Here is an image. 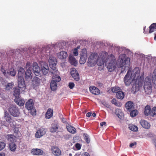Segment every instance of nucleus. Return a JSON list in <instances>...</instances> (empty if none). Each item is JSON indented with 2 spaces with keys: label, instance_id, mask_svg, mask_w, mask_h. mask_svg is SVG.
Here are the masks:
<instances>
[{
  "label": "nucleus",
  "instance_id": "obj_1",
  "mask_svg": "<svg viewBox=\"0 0 156 156\" xmlns=\"http://www.w3.org/2000/svg\"><path fill=\"white\" fill-rule=\"evenodd\" d=\"M140 73L139 68L136 67L132 72L129 70L124 78L126 86H129L130 84L133 85L132 92L133 94H135L139 90L142 85Z\"/></svg>",
  "mask_w": 156,
  "mask_h": 156
},
{
  "label": "nucleus",
  "instance_id": "obj_2",
  "mask_svg": "<svg viewBox=\"0 0 156 156\" xmlns=\"http://www.w3.org/2000/svg\"><path fill=\"white\" fill-rule=\"evenodd\" d=\"M108 53L106 51H102L98 56L97 53H93L91 54L88 60V65L90 67L94 66L97 64L98 66H101L104 64L103 59L106 58Z\"/></svg>",
  "mask_w": 156,
  "mask_h": 156
},
{
  "label": "nucleus",
  "instance_id": "obj_3",
  "mask_svg": "<svg viewBox=\"0 0 156 156\" xmlns=\"http://www.w3.org/2000/svg\"><path fill=\"white\" fill-rule=\"evenodd\" d=\"M130 59L129 58H126L124 54L120 55L118 60V66L119 67L122 68L121 69L122 73H123L125 69H128L130 64Z\"/></svg>",
  "mask_w": 156,
  "mask_h": 156
},
{
  "label": "nucleus",
  "instance_id": "obj_4",
  "mask_svg": "<svg viewBox=\"0 0 156 156\" xmlns=\"http://www.w3.org/2000/svg\"><path fill=\"white\" fill-rule=\"evenodd\" d=\"M105 58L103 59L104 63H105L109 71H112L115 69L117 64L115 57L113 55L110 54L108 55L105 59Z\"/></svg>",
  "mask_w": 156,
  "mask_h": 156
},
{
  "label": "nucleus",
  "instance_id": "obj_5",
  "mask_svg": "<svg viewBox=\"0 0 156 156\" xmlns=\"http://www.w3.org/2000/svg\"><path fill=\"white\" fill-rule=\"evenodd\" d=\"M51 74L53 80L51 82L50 87L52 90L55 91L57 89V82H59L61 79L59 75V73Z\"/></svg>",
  "mask_w": 156,
  "mask_h": 156
},
{
  "label": "nucleus",
  "instance_id": "obj_6",
  "mask_svg": "<svg viewBox=\"0 0 156 156\" xmlns=\"http://www.w3.org/2000/svg\"><path fill=\"white\" fill-rule=\"evenodd\" d=\"M48 61L49 63L50 66L51 68L50 72L51 74L58 73L59 72L56 68L57 62L56 58L53 56H51L49 58Z\"/></svg>",
  "mask_w": 156,
  "mask_h": 156
},
{
  "label": "nucleus",
  "instance_id": "obj_7",
  "mask_svg": "<svg viewBox=\"0 0 156 156\" xmlns=\"http://www.w3.org/2000/svg\"><path fill=\"white\" fill-rule=\"evenodd\" d=\"M144 85V89L146 93L148 94H151L152 91V86L151 80L148 77L146 78Z\"/></svg>",
  "mask_w": 156,
  "mask_h": 156
},
{
  "label": "nucleus",
  "instance_id": "obj_8",
  "mask_svg": "<svg viewBox=\"0 0 156 156\" xmlns=\"http://www.w3.org/2000/svg\"><path fill=\"white\" fill-rule=\"evenodd\" d=\"M51 46L50 45H44L42 46L41 48H40L39 50V53H42L44 55L48 56L51 55L50 53H51L50 50V48Z\"/></svg>",
  "mask_w": 156,
  "mask_h": 156
},
{
  "label": "nucleus",
  "instance_id": "obj_9",
  "mask_svg": "<svg viewBox=\"0 0 156 156\" xmlns=\"http://www.w3.org/2000/svg\"><path fill=\"white\" fill-rule=\"evenodd\" d=\"M10 114L14 117H18L20 114V112L18 108L15 105H11L9 108Z\"/></svg>",
  "mask_w": 156,
  "mask_h": 156
},
{
  "label": "nucleus",
  "instance_id": "obj_10",
  "mask_svg": "<svg viewBox=\"0 0 156 156\" xmlns=\"http://www.w3.org/2000/svg\"><path fill=\"white\" fill-rule=\"evenodd\" d=\"M25 68L27 70L25 73V78L28 80H31L32 77V76L30 63V62H27Z\"/></svg>",
  "mask_w": 156,
  "mask_h": 156
},
{
  "label": "nucleus",
  "instance_id": "obj_11",
  "mask_svg": "<svg viewBox=\"0 0 156 156\" xmlns=\"http://www.w3.org/2000/svg\"><path fill=\"white\" fill-rule=\"evenodd\" d=\"M87 58V50L84 48L82 49L80 54V62L81 64H83L86 62Z\"/></svg>",
  "mask_w": 156,
  "mask_h": 156
},
{
  "label": "nucleus",
  "instance_id": "obj_12",
  "mask_svg": "<svg viewBox=\"0 0 156 156\" xmlns=\"http://www.w3.org/2000/svg\"><path fill=\"white\" fill-rule=\"evenodd\" d=\"M40 64L41 66V71L44 75H46L49 71V68L48 65L46 62H40Z\"/></svg>",
  "mask_w": 156,
  "mask_h": 156
},
{
  "label": "nucleus",
  "instance_id": "obj_13",
  "mask_svg": "<svg viewBox=\"0 0 156 156\" xmlns=\"http://www.w3.org/2000/svg\"><path fill=\"white\" fill-rule=\"evenodd\" d=\"M18 87L23 90L26 89V85L23 77H20L18 79Z\"/></svg>",
  "mask_w": 156,
  "mask_h": 156
},
{
  "label": "nucleus",
  "instance_id": "obj_14",
  "mask_svg": "<svg viewBox=\"0 0 156 156\" xmlns=\"http://www.w3.org/2000/svg\"><path fill=\"white\" fill-rule=\"evenodd\" d=\"M33 71L35 75L39 76L40 75V69L36 62H34L33 64Z\"/></svg>",
  "mask_w": 156,
  "mask_h": 156
},
{
  "label": "nucleus",
  "instance_id": "obj_15",
  "mask_svg": "<svg viewBox=\"0 0 156 156\" xmlns=\"http://www.w3.org/2000/svg\"><path fill=\"white\" fill-rule=\"evenodd\" d=\"M71 74L74 79L76 81H78L80 79L79 76L77 71L74 68L71 69Z\"/></svg>",
  "mask_w": 156,
  "mask_h": 156
},
{
  "label": "nucleus",
  "instance_id": "obj_16",
  "mask_svg": "<svg viewBox=\"0 0 156 156\" xmlns=\"http://www.w3.org/2000/svg\"><path fill=\"white\" fill-rule=\"evenodd\" d=\"M46 133L45 129L42 128L38 130L35 134L36 138H39L44 135Z\"/></svg>",
  "mask_w": 156,
  "mask_h": 156
},
{
  "label": "nucleus",
  "instance_id": "obj_17",
  "mask_svg": "<svg viewBox=\"0 0 156 156\" xmlns=\"http://www.w3.org/2000/svg\"><path fill=\"white\" fill-rule=\"evenodd\" d=\"M34 103L32 99H30L26 103V107L28 110L33 108Z\"/></svg>",
  "mask_w": 156,
  "mask_h": 156
},
{
  "label": "nucleus",
  "instance_id": "obj_18",
  "mask_svg": "<svg viewBox=\"0 0 156 156\" xmlns=\"http://www.w3.org/2000/svg\"><path fill=\"white\" fill-rule=\"evenodd\" d=\"M90 90L91 93L95 95L98 94L100 93L99 89L94 86H90Z\"/></svg>",
  "mask_w": 156,
  "mask_h": 156
},
{
  "label": "nucleus",
  "instance_id": "obj_19",
  "mask_svg": "<svg viewBox=\"0 0 156 156\" xmlns=\"http://www.w3.org/2000/svg\"><path fill=\"white\" fill-rule=\"evenodd\" d=\"M31 153L33 155H42L43 151L40 149H33L31 150Z\"/></svg>",
  "mask_w": 156,
  "mask_h": 156
},
{
  "label": "nucleus",
  "instance_id": "obj_20",
  "mask_svg": "<svg viewBox=\"0 0 156 156\" xmlns=\"http://www.w3.org/2000/svg\"><path fill=\"white\" fill-rule=\"evenodd\" d=\"M126 108L129 112L132 110L134 108L133 103L130 101L127 102L126 104Z\"/></svg>",
  "mask_w": 156,
  "mask_h": 156
},
{
  "label": "nucleus",
  "instance_id": "obj_21",
  "mask_svg": "<svg viewBox=\"0 0 156 156\" xmlns=\"http://www.w3.org/2000/svg\"><path fill=\"white\" fill-rule=\"evenodd\" d=\"M68 56L67 53L65 51H61L57 54V57L61 59H65Z\"/></svg>",
  "mask_w": 156,
  "mask_h": 156
},
{
  "label": "nucleus",
  "instance_id": "obj_22",
  "mask_svg": "<svg viewBox=\"0 0 156 156\" xmlns=\"http://www.w3.org/2000/svg\"><path fill=\"white\" fill-rule=\"evenodd\" d=\"M52 153L54 155L58 156L60 154L61 152L60 150L57 147H53L51 148Z\"/></svg>",
  "mask_w": 156,
  "mask_h": 156
},
{
  "label": "nucleus",
  "instance_id": "obj_23",
  "mask_svg": "<svg viewBox=\"0 0 156 156\" xmlns=\"http://www.w3.org/2000/svg\"><path fill=\"white\" fill-rule=\"evenodd\" d=\"M4 118L6 120V121L8 122L9 123L10 125H11V122L12 121V119L11 117L9 114L6 111H5L4 112Z\"/></svg>",
  "mask_w": 156,
  "mask_h": 156
},
{
  "label": "nucleus",
  "instance_id": "obj_24",
  "mask_svg": "<svg viewBox=\"0 0 156 156\" xmlns=\"http://www.w3.org/2000/svg\"><path fill=\"white\" fill-rule=\"evenodd\" d=\"M140 123L142 126L145 129H148L150 126V124L144 120H141Z\"/></svg>",
  "mask_w": 156,
  "mask_h": 156
},
{
  "label": "nucleus",
  "instance_id": "obj_25",
  "mask_svg": "<svg viewBox=\"0 0 156 156\" xmlns=\"http://www.w3.org/2000/svg\"><path fill=\"white\" fill-rule=\"evenodd\" d=\"M53 114V110L51 108H49L45 115V117L47 119H49L51 118Z\"/></svg>",
  "mask_w": 156,
  "mask_h": 156
},
{
  "label": "nucleus",
  "instance_id": "obj_26",
  "mask_svg": "<svg viewBox=\"0 0 156 156\" xmlns=\"http://www.w3.org/2000/svg\"><path fill=\"white\" fill-rule=\"evenodd\" d=\"M40 79L37 77H35L32 81V84L34 87H36L40 85Z\"/></svg>",
  "mask_w": 156,
  "mask_h": 156
},
{
  "label": "nucleus",
  "instance_id": "obj_27",
  "mask_svg": "<svg viewBox=\"0 0 156 156\" xmlns=\"http://www.w3.org/2000/svg\"><path fill=\"white\" fill-rule=\"evenodd\" d=\"M14 101L16 103L20 106H23L25 103L24 100L20 98L19 97L15 98Z\"/></svg>",
  "mask_w": 156,
  "mask_h": 156
},
{
  "label": "nucleus",
  "instance_id": "obj_28",
  "mask_svg": "<svg viewBox=\"0 0 156 156\" xmlns=\"http://www.w3.org/2000/svg\"><path fill=\"white\" fill-rule=\"evenodd\" d=\"M69 61L71 65L75 66H76L77 64V61L73 55H69Z\"/></svg>",
  "mask_w": 156,
  "mask_h": 156
},
{
  "label": "nucleus",
  "instance_id": "obj_29",
  "mask_svg": "<svg viewBox=\"0 0 156 156\" xmlns=\"http://www.w3.org/2000/svg\"><path fill=\"white\" fill-rule=\"evenodd\" d=\"M115 113L120 119H121L123 116V113L122 111L118 108H117L115 110Z\"/></svg>",
  "mask_w": 156,
  "mask_h": 156
},
{
  "label": "nucleus",
  "instance_id": "obj_30",
  "mask_svg": "<svg viewBox=\"0 0 156 156\" xmlns=\"http://www.w3.org/2000/svg\"><path fill=\"white\" fill-rule=\"evenodd\" d=\"M7 140L11 143H13L16 141V137L12 134L8 135L6 136Z\"/></svg>",
  "mask_w": 156,
  "mask_h": 156
},
{
  "label": "nucleus",
  "instance_id": "obj_31",
  "mask_svg": "<svg viewBox=\"0 0 156 156\" xmlns=\"http://www.w3.org/2000/svg\"><path fill=\"white\" fill-rule=\"evenodd\" d=\"M68 131L70 133L74 134L76 133V129L74 127L68 124L66 126Z\"/></svg>",
  "mask_w": 156,
  "mask_h": 156
},
{
  "label": "nucleus",
  "instance_id": "obj_32",
  "mask_svg": "<svg viewBox=\"0 0 156 156\" xmlns=\"http://www.w3.org/2000/svg\"><path fill=\"white\" fill-rule=\"evenodd\" d=\"M20 90L19 89L16 87L14 89L13 91V95L15 97V98L19 97L20 95Z\"/></svg>",
  "mask_w": 156,
  "mask_h": 156
},
{
  "label": "nucleus",
  "instance_id": "obj_33",
  "mask_svg": "<svg viewBox=\"0 0 156 156\" xmlns=\"http://www.w3.org/2000/svg\"><path fill=\"white\" fill-rule=\"evenodd\" d=\"M144 114L147 116L148 115L150 114H151V109L150 106L147 105L145 107Z\"/></svg>",
  "mask_w": 156,
  "mask_h": 156
},
{
  "label": "nucleus",
  "instance_id": "obj_34",
  "mask_svg": "<svg viewBox=\"0 0 156 156\" xmlns=\"http://www.w3.org/2000/svg\"><path fill=\"white\" fill-rule=\"evenodd\" d=\"M116 96L119 99H122L124 97V93L121 91H119L116 94Z\"/></svg>",
  "mask_w": 156,
  "mask_h": 156
},
{
  "label": "nucleus",
  "instance_id": "obj_35",
  "mask_svg": "<svg viewBox=\"0 0 156 156\" xmlns=\"http://www.w3.org/2000/svg\"><path fill=\"white\" fill-rule=\"evenodd\" d=\"M149 33H151L156 30V23H153L149 27Z\"/></svg>",
  "mask_w": 156,
  "mask_h": 156
},
{
  "label": "nucleus",
  "instance_id": "obj_36",
  "mask_svg": "<svg viewBox=\"0 0 156 156\" xmlns=\"http://www.w3.org/2000/svg\"><path fill=\"white\" fill-rule=\"evenodd\" d=\"M9 148L11 151H14L16 148V145L14 142L10 143L9 144Z\"/></svg>",
  "mask_w": 156,
  "mask_h": 156
},
{
  "label": "nucleus",
  "instance_id": "obj_37",
  "mask_svg": "<svg viewBox=\"0 0 156 156\" xmlns=\"http://www.w3.org/2000/svg\"><path fill=\"white\" fill-rule=\"evenodd\" d=\"M24 69L22 67L20 68L18 70V78H19L20 77H23V76L24 75Z\"/></svg>",
  "mask_w": 156,
  "mask_h": 156
},
{
  "label": "nucleus",
  "instance_id": "obj_38",
  "mask_svg": "<svg viewBox=\"0 0 156 156\" xmlns=\"http://www.w3.org/2000/svg\"><path fill=\"white\" fill-rule=\"evenodd\" d=\"M152 80L154 84H156V69H155L153 72Z\"/></svg>",
  "mask_w": 156,
  "mask_h": 156
},
{
  "label": "nucleus",
  "instance_id": "obj_39",
  "mask_svg": "<svg viewBox=\"0 0 156 156\" xmlns=\"http://www.w3.org/2000/svg\"><path fill=\"white\" fill-rule=\"evenodd\" d=\"M112 91L113 93L117 94V92L120 91L121 90L120 87H115L112 88Z\"/></svg>",
  "mask_w": 156,
  "mask_h": 156
},
{
  "label": "nucleus",
  "instance_id": "obj_40",
  "mask_svg": "<svg viewBox=\"0 0 156 156\" xmlns=\"http://www.w3.org/2000/svg\"><path fill=\"white\" fill-rule=\"evenodd\" d=\"M129 129L133 131H136L138 130V128L136 126L134 125H130L129 127Z\"/></svg>",
  "mask_w": 156,
  "mask_h": 156
},
{
  "label": "nucleus",
  "instance_id": "obj_41",
  "mask_svg": "<svg viewBox=\"0 0 156 156\" xmlns=\"http://www.w3.org/2000/svg\"><path fill=\"white\" fill-rule=\"evenodd\" d=\"M138 114V112L136 110H134L132 111L130 113V115L131 117L135 116Z\"/></svg>",
  "mask_w": 156,
  "mask_h": 156
},
{
  "label": "nucleus",
  "instance_id": "obj_42",
  "mask_svg": "<svg viewBox=\"0 0 156 156\" xmlns=\"http://www.w3.org/2000/svg\"><path fill=\"white\" fill-rule=\"evenodd\" d=\"M13 83L12 82L8 83L6 86L5 89L7 90H9L12 89L13 87Z\"/></svg>",
  "mask_w": 156,
  "mask_h": 156
},
{
  "label": "nucleus",
  "instance_id": "obj_43",
  "mask_svg": "<svg viewBox=\"0 0 156 156\" xmlns=\"http://www.w3.org/2000/svg\"><path fill=\"white\" fill-rule=\"evenodd\" d=\"M58 129V127L57 125H53L50 131L51 132H55L57 131Z\"/></svg>",
  "mask_w": 156,
  "mask_h": 156
},
{
  "label": "nucleus",
  "instance_id": "obj_44",
  "mask_svg": "<svg viewBox=\"0 0 156 156\" xmlns=\"http://www.w3.org/2000/svg\"><path fill=\"white\" fill-rule=\"evenodd\" d=\"M1 71L3 74L6 77H8L9 75V72H6L5 70L3 68V67L1 68Z\"/></svg>",
  "mask_w": 156,
  "mask_h": 156
},
{
  "label": "nucleus",
  "instance_id": "obj_45",
  "mask_svg": "<svg viewBox=\"0 0 156 156\" xmlns=\"http://www.w3.org/2000/svg\"><path fill=\"white\" fill-rule=\"evenodd\" d=\"M5 143L3 141H0V151L3 150L5 147Z\"/></svg>",
  "mask_w": 156,
  "mask_h": 156
},
{
  "label": "nucleus",
  "instance_id": "obj_46",
  "mask_svg": "<svg viewBox=\"0 0 156 156\" xmlns=\"http://www.w3.org/2000/svg\"><path fill=\"white\" fill-rule=\"evenodd\" d=\"M10 74L11 76H14L16 75V72L15 70L13 68H11L10 70L9 74Z\"/></svg>",
  "mask_w": 156,
  "mask_h": 156
},
{
  "label": "nucleus",
  "instance_id": "obj_47",
  "mask_svg": "<svg viewBox=\"0 0 156 156\" xmlns=\"http://www.w3.org/2000/svg\"><path fill=\"white\" fill-rule=\"evenodd\" d=\"M151 114L153 116L156 114V107H154L152 108L151 111Z\"/></svg>",
  "mask_w": 156,
  "mask_h": 156
},
{
  "label": "nucleus",
  "instance_id": "obj_48",
  "mask_svg": "<svg viewBox=\"0 0 156 156\" xmlns=\"http://www.w3.org/2000/svg\"><path fill=\"white\" fill-rule=\"evenodd\" d=\"M85 140L86 142L87 143H89L90 141V139L88 138V135L87 134H83Z\"/></svg>",
  "mask_w": 156,
  "mask_h": 156
},
{
  "label": "nucleus",
  "instance_id": "obj_49",
  "mask_svg": "<svg viewBox=\"0 0 156 156\" xmlns=\"http://www.w3.org/2000/svg\"><path fill=\"white\" fill-rule=\"evenodd\" d=\"M73 53L74 55L75 56H77L78 55V50H77V48H75L74 49Z\"/></svg>",
  "mask_w": 156,
  "mask_h": 156
},
{
  "label": "nucleus",
  "instance_id": "obj_50",
  "mask_svg": "<svg viewBox=\"0 0 156 156\" xmlns=\"http://www.w3.org/2000/svg\"><path fill=\"white\" fill-rule=\"evenodd\" d=\"M74 85L73 83L70 82L69 83V87L70 89H72L74 87Z\"/></svg>",
  "mask_w": 156,
  "mask_h": 156
},
{
  "label": "nucleus",
  "instance_id": "obj_51",
  "mask_svg": "<svg viewBox=\"0 0 156 156\" xmlns=\"http://www.w3.org/2000/svg\"><path fill=\"white\" fill-rule=\"evenodd\" d=\"M75 147L78 150H80L81 148V145L79 143L76 144H75Z\"/></svg>",
  "mask_w": 156,
  "mask_h": 156
},
{
  "label": "nucleus",
  "instance_id": "obj_52",
  "mask_svg": "<svg viewBox=\"0 0 156 156\" xmlns=\"http://www.w3.org/2000/svg\"><path fill=\"white\" fill-rule=\"evenodd\" d=\"M136 144V142H134L133 143H132L130 144L129 145V147H132V148H134L135 147Z\"/></svg>",
  "mask_w": 156,
  "mask_h": 156
},
{
  "label": "nucleus",
  "instance_id": "obj_53",
  "mask_svg": "<svg viewBox=\"0 0 156 156\" xmlns=\"http://www.w3.org/2000/svg\"><path fill=\"white\" fill-rule=\"evenodd\" d=\"M115 105L117 106L120 107L122 106V104L121 102L117 101Z\"/></svg>",
  "mask_w": 156,
  "mask_h": 156
},
{
  "label": "nucleus",
  "instance_id": "obj_54",
  "mask_svg": "<svg viewBox=\"0 0 156 156\" xmlns=\"http://www.w3.org/2000/svg\"><path fill=\"white\" fill-rule=\"evenodd\" d=\"M62 44H63L62 43H57L56 44V46L59 47L60 49L62 48H63L62 47H60L62 45Z\"/></svg>",
  "mask_w": 156,
  "mask_h": 156
},
{
  "label": "nucleus",
  "instance_id": "obj_55",
  "mask_svg": "<svg viewBox=\"0 0 156 156\" xmlns=\"http://www.w3.org/2000/svg\"><path fill=\"white\" fill-rule=\"evenodd\" d=\"M117 101H116V99L113 98L112 100V102L113 104L115 105V104L116 103Z\"/></svg>",
  "mask_w": 156,
  "mask_h": 156
},
{
  "label": "nucleus",
  "instance_id": "obj_56",
  "mask_svg": "<svg viewBox=\"0 0 156 156\" xmlns=\"http://www.w3.org/2000/svg\"><path fill=\"white\" fill-rule=\"evenodd\" d=\"M82 156H90L89 154L87 152L83 153L82 154Z\"/></svg>",
  "mask_w": 156,
  "mask_h": 156
},
{
  "label": "nucleus",
  "instance_id": "obj_57",
  "mask_svg": "<svg viewBox=\"0 0 156 156\" xmlns=\"http://www.w3.org/2000/svg\"><path fill=\"white\" fill-rule=\"evenodd\" d=\"M106 124V122H104L101 123L100 124V125L101 126H103V125H105Z\"/></svg>",
  "mask_w": 156,
  "mask_h": 156
},
{
  "label": "nucleus",
  "instance_id": "obj_58",
  "mask_svg": "<svg viewBox=\"0 0 156 156\" xmlns=\"http://www.w3.org/2000/svg\"><path fill=\"white\" fill-rule=\"evenodd\" d=\"M91 112H89L87 113L86 114V116L87 117H90L91 116Z\"/></svg>",
  "mask_w": 156,
  "mask_h": 156
},
{
  "label": "nucleus",
  "instance_id": "obj_59",
  "mask_svg": "<svg viewBox=\"0 0 156 156\" xmlns=\"http://www.w3.org/2000/svg\"><path fill=\"white\" fill-rule=\"evenodd\" d=\"M62 121L63 123H66V119L64 118H62Z\"/></svg>",
  "mask_w": 156,
  "mask_h": 156
},
{
  "label": "nucleus",
  "instance_id": "obj_60",
  "mask_svg": "<svg viewBox=\"0 0 156 156\" xmlns=\"http://www.w3.org/2000/svg\"><path fill=\"white\" fill-rule=\"evenodd\" d=\"M104 105L105 106L108 107V108H109V106H110V105H109L108 104H107V103H105V104H104Z\"/></svg>",
  "mask_w": 156,
  "mask_h": 156
},
{
  "label": "nucleus",
  "instance_id": "obj_61",
  "mask_svg": "<svg viewBox=\"0 0 156 156\" xmlns=\"http://www.w3.org/2000/svg\"><path fill=\"white\" fill-rule=\"evenodd\" d=\"M0 156H5V154L3 153H0Z\"/></svg>",
  "mask_w": 156,
  "mask_h": 156
},
{
  "label": "nucleus",
  "instance_id": "obj_62",
  "mask_svg": "<svg viewBox=\"0 0 156 156\" xmlns=\"http://www.w3.org/2000/svg\"><path fill=\"white\" fill-rule=\"evenodd\" d=\"M92 116L94 117H95L96 116V114L95 113L92 114Z\"/></svg>",
  "mask_w": 156,
  "mask_h": 156
},
{
  "label": "nucleus",
  "instance_id": "obj_63",
  "mask_svg": "<svg viewBox=\"0 0 156 156\" xmlns=\"http://www.w3.org/2000/svg\"><path fill=\"white\" fill-rule=\"evenodd\" d=\"M80 156V154H76L74 156Z\"/></svg>",
  "mask_w": 156,
  "mask_h": 156
},
{
  "label": "nucleus",
  "instance_id": "obj_64",
  "mask_svg": "<svg viewBox=\"0 0 156 156\" xmlns=\"http://www.w3.org/2000/svg\"><path fill=\"white\" fill-rule=\"evenodd\" d=\"M154 39L155 40H156V34L155 35V36L154 37Z\"/></svg>",
  "mask_w": 156,
  "mask_h": 156
}]
</instances>
